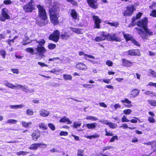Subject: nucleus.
<instances>
[{"instance_id":"1","label":"nucleus","mask_w":156,"mask_h":156,"mask_svg":"<svg viewBox=\"0 0 156 156\" xmlns=\"http://www.w3.org/2000/svg\"><path fill=\"white\" fill-rule=\"evenodd\" d=\"M59 6L57 3L54 4V5L52 8L49 9L50 19L52 23L55 25L58 23V18L59 17Z\"/></svg>"},{"instance_id":"2","label":"nucleus","mask_w":156,"mask_h":156,"mask_svg":"<svg viewBox=\"0 0 156 156\" xmlns=\"http://www.w3.org/2000/svg\"><path fill=\"white\" fill-rule=\"evenodd\" d=\"M135 29L137 31L138 33L140 35L144 40L147 39L148 35L152 36L153 35V32L151 30L148 28L147 27L144 29V31L138 27L135 28Z\"/></svg>"},{"instance_id":"3","label":"nucleus","mask_w":156,"mask_h":156,"mask_svg":"<svg viewBox=\"0 0 156 156\" xmlns=\"http://www.w3.org/2000/svg\"><path fill=\"white\" fill-rule=\"evenodd\" d=\"M34 0H30L28 3L23 7V9L26 12H31L37 7L34 3Z\"/></svg>"},{"instance_id":"4","label":"nucleus","mask_w":156,"mask_h":156,"mask_svg":"<svg viewBox=\"0 0 156 156\" xmlns=\"http://www.w3.org/2000/svg\"><path fill=\"white\" fill-rule=\"evenodd\" d=\"M59 36L60 32L58 30H56L49 35L48 39L55 42H57L59 39Z\"/></svg>"},{"instance_id":"5","label":"nucleus","mask_w":156,"mask_h":156,"mask_svg":"<svg viewBox=\"0 0 156 156\" xmlns=\"http://www.w3.org/2000/svg\"><path fill=\"white\" fill-rule=\"evenodd\" d=\"M38 10V16L40 18L45 20L47 18V16L45 10L40 5H37Z\"/></svg>"},{"instance_id":"6","label":"nucleus","mask_w":156,"mask_h":156,"mask_svg":"<svg viewBox=\"0 0 156 156\" xmlns=\"http://www.w3.org/2000/svg\"><path fill=\"white\" fill-rule=\"evenodd\" d=\"M47 147V145L42 143H36L31 144L28 147L31 150H36L38 147L45 148Z\"/></svg>"},{"instance_id":"7","label":"nucleus","mask_w":156,"mask_h":156,"mask_svg":"<svg viewBox=\"0 0 156 156\" xmlns=\"http://www.w3.org/2000/svg\"><path fill=\"white\" fill-rule=\"evenodd\" d=\"M147 18L146 17H145L143 19L140 20L138 21L137 25L140 27L143 28L144 29L145 28L147 27Z\"/></svg>"},{"instance_id":"8","label":"nucleus","mask_w":156,"mask_h":156,"mask_svg":"<svg viewBox=\"0 0 156 156\" xmlns=\"http://www.w3.org/2000/svg\"><path fill=\"white\" fill-rule=\"evenodd\" d=\"M8 12V11L6 8L3 9H2V15L0 16V20L5 21L6 19H9V16L7 13Z\"/></svg>"},{"instance_id":"9","label":"nucleus","mask_w":156,"mask_h":156,"mask_svg":"<svg viewBox=\"0 0 156 156\" xmlns=\"http://www.w3.org/2000/svg\"><path fill=\"white\" fill-rule=\"evenodd\" d=\"M136 10L134 5H132L128 6L126 11L123 13L124 16H130L133 13V12Z\"/></svg>"},{"instance_id":"10","label":"nucleus","mask_w":156,"mask_h":156,"mask_svg":"<svg viewBox=\"0 0 156 156\" xmlns=\"http://www.w3.org/2000/svg\"><path fill=\"white\" fill-rule=\"evenodd\" d=\"M108 41H113L120 42L121 39L116 34H108Z\"/></svg>"},{"instance_id":"11","label":"nucleus","mask_w":156,"mask_h":156,"mask_svg":"<svg viewBox=\"0 0 156 156\" xmlns=\"http://www.w3.org/2000/svg\"><path fill=\"white\" fill-rule=\"evenodd\" d=\"M92 18L94 21V28H100V24L101 22V19L97 16L93 15Z\"/></svg>"},{"instance_id":"12","label":"nucleus","mask_w":156,"mask_h":156,"mask_svg":"<svg viewBox=\"0 0 156 156\" xmlns=\"http://www.w3.org/2000/svg\"><path fill=\"white\" fill-rule=\"evenodd\" d=\"M18 86V89H21L23 91L26 92H29V93H32L34 91V90L33 89H29L28 88V86L26 85L23 86L20 84Z\"/></svg>"},{"instance_id":"13","label":"nucleus","mask_w":156,"mask_h":156,"mask_svg":"<svg viewBox=\"0 0 156 156\" xmlns=\"http://www.w3.org/2000/svg\"><path fill=\"white\" fill-rule=\"evenodd\" d=\"M37 54L38 53L40 55L43 54L46 51L44 47L42 45H38L37 48H35Z\"/></svg>"},{"instance_id":"14","label":"nucleus","mask_w":156,"mask_h":156,"mask_svg":"<svg viewBox=\"0 0 156 156\" xmlns=\"http://www.w3.org/2000/svg\"><path fill=\"white\" fill-rule=\"evenodd\" d=\"M87 2L90 7L94 9L98 8V4L97 0H87Z\"/></svg>"},{"instance_id":"15","label":"nucleus","mask_w":156,"mask_h":156,"mask_svg":"<svg viewBox=\"0 0 156 156\" xmlns=\"http://www.w3.org/2000/svg\"><path fill=\"white\" fill-rule=\"evenodd\" d=\"M41 133L39 131H34L31 135L33 140L37 141L38 139L40 137Z\"/></svg>"},{"instance_id":"16","label":"nucleus","mask_w":156,"mask_h":156,"mask_svg":"<svg viewBox=\"0 0 156 156\" xmlns=\"http://www.w3.org/2000/svg\"><path fill=\"white\" fill-rule=\"evenodd\" d=\"M140 91L138 89H135L131 91L129 95L130 98H134L138 95Z\"/></svg>"},{"instance_id":"17","label":"nucleus","mask_w":156,"mask_h":156,"mask_svg":"<svg viewBox=\"0 0 156 156\" xmlns=\"http://www.w3.org/2000/svg\"><path fill=\"white\" fill-rule=\"evenodd\" d=\"M76 67L78 69L82 70H86L87 69V66L81 62H80L76 64Z\"/></svg>"},{"instance_id":"18","label":"nucleus","mask_w":156,"mask_h":156,"mask_svg":"<svg viewBox=\"0 0 156 156\" xmlns=\"http://www.w3.org/2000/svg\"><path fill=\"white\" fill-rule=\"evenodd\" d=\"M126 52L127 53V54L129 55L133 56L138 55L139 56L140 55V53L139 51L138 50H136V51H135V50H131L128 51L127 52Z\"/></svg>"},{"instance_id":"19","label":"nucleus","mask_w":156,"mask_h":156,"mask_svg":"<svg viewBox=\"0 0 156 156\" xmlns=\"http://www.w3.org/2000/svg\"><path fill=\"white\" fill-rule=\"evenodd\" d=\"M122 65L126 67H130L132 66L133 62H130L125 59H122Z\"/></svg>"},{"instance_id":"20","label":"nucleus","mask_w":156,"mask_h":156,"mask_svg":"<svg viewBox=\"0 0 156 156\" xmlns=\"http://www.w3.org/2000/svg\"><path fill=\"white\" fill-rule=\"evenodd\" d=\"M70 14L73 19L78 20L79 15L75 10L71 9Z\"/></svg>"},{"instance_id":"21","label":"nucleus","mask_w":156,"mask_h":156,"mask_svg":"<svg viewBox=\"0 0 156 156\" xmlns=\"http://www.w3.org/2000/svg\"><path fill=\"white\" fill-rule=\"evenodd\" d=\"M40 115L43 117H46L49 114V112L48 110L42 109L39 111Z\"/></svg>"},{"instance_id":"22","label":"nucleus","mask_w":156,"mask_h":156,"mask_svg":"<svg viewBox=\"0 0 156 156\" xmlns=\"http://www.w3.org/2000/svg\"><path fill=\"white\" fill-rule=\"evenodd\" d=\"M86 126L89 129H94L97 125V124L96 122H92L88 123L86 124Z\"/></svg>"},{"instance_id":"23","label":"nucleus","mask_w":156,"mask_h":156,"mask_svg":"<svg viewBox=\"0 0 156 156\" xmlns=\"http://www.w3.org/2000/svg\"><path fill=\"white\" fill-rule=\"evenodd\" d=\"M60 122H67V124H70L72 123L71 121L69 120V119L66 118V116H64L62 118L59 120Z\"/></svg>"},{"instance_id":"24","label":"nucleus","mask_w":156,"mask_h":156,"mask_svg":"<svg viewBox=\"0 0 156 156\" xmlns=\"http://www.w3.org/2000/svg\"><path fill=\"white\" fill-rule=\"evenodd\" d=\"M45 2L46 5L49 7L50 8V9L53 7V6L54 5V4L55 3H57L58 6H59L58 3L57 2L53 3V4L51 5V0H45Z\"/></svg>"},{"instance_id":"25","label":"nucleus","mask_w":156,"mask_h":156,"mask_svg":"<svg viewBox=\"0 0 156 156\" xmlns=\"http://www.w3.org/2000/svg\"><path fill=\"white\" fill-rule=\"evenodd\" d=\"M100 37L103 41L106 39L108 40V34H105V32H102L101 33Z\"/></svg>"},{"instance_id":"26","label":"nucleus","mask_w":156,"mask_h":156,"mask_svg":"<svg viewBox=\"0 0 156 156\" xmlns=\"http://www.w3.org/2000/svg\"><path fill=\"white\" fill-rule=\"evenodd\" d=\"M85 137L87 138L91 139L92 138H96L100 137V135L98 133H95L91 136L85 135Z\"/></svg>"},{"instance_id":"27","label":"nucleus","mask_w":156,"mask_h":156,"mask_svg":"<svg viewBox=\"0 0 156 156\" xmlns=\"http://www.w3.org/2000/svg\"><path fill=\"white\" fill-rule=\"evenodd\" d=\"M79 55L80 56L83 55L85 57L87 56L90 58H95L93 56L90 55H87L82 51L80 52L79 53Z\"/></svg>"},{"instance_id":"28","label":"nucleus","mask_w":156,"mask_h":156,"mask_svg":"<svg viewBox=\"0 0 156 156\" xmlns=\"http://www.w3.org/2000/svg\"><path fill=\"white\" fill-rule=\"evenodd\" d=\"M26 50L27 51L30 53L31 55L37 54V52H36L35 49L34 50L31 48H27L26 49Z\"/></svg>"},{"instance_id":"29","label":"nucleus","mask_w":156,"mask_h":156,"mask_svg":"<svg viewBox=\"0 0 156 156\" xmlns=\"http://www.w3.org/2000/svg\"><path fill=\"white\" fill-rule=\"evenodd\" d=\"M61 37L62 39L66 40L70 37V36L67 34V33H65L64 34L61 35Z\"/></svg>"},{"instance_id":"30","label":"nucleus","mask_w":156,"mask_h":156,"mask_svg":"<svg viewBox=\"0 0 156 156\" xmlns=\"http://www.w3.org/2000/svg\"><path fill=\"white\" fill-rule=\"evenodd\" d=\"M122 33L124 38L126 41L132 40L133 38L131 35L129 34H125L124 32H123Z\"/></svg>"},{"instance_id":"31","label":"nucleus","mask_w":156,"mask_h":156,"mask_svg":"<svg viewBox=\"0 0 156 156\" xmlns=\"http://www.w3.org/2000/svg\"><path fill=\"white\" fill-rule=\"evenodd\" d=\"M63 79L65 80H71L72 79V76L70 75L64 74L63 76Z\"/></svg>"},{"instance_id":"32","label":"nucleus","mask_w":156,"mask_h":156,"mask_svg":"<svg viewBox=\"0 0 156 156\" xmlns=\"http://www.w3.org/2000/svg\"><path fill=\"white\" fill-rule=\"evenodd\" d=\"M32 124L31 122H26L25 121H23L22 122V125L23 126L25 127H28L30 126Z\"/></svg>"},{"instance_id":"33","label":"nucleus","mask_w":156,"mask_h":156,"mask_svg":"<svg viewBox=\"0 0 156 156\" xmlns=\"http://www.w3.org/2000/svg\"><path fill=\"white\" fill-rule=\"evenodd\" d=\"M32 41L35 42L36 43H38L39 45H42L44 44L45 42V41L44 39L40 40L39 41H38L36 40H34Z\"/></svg>"},{"instance_id":"34","label":"nucleus","mask_w":156,"mask_h":156,"mask_svg":"<svg viewBox=\"0 0 156 156\" xmlns=\"http://www.w3.org/2000/svg\"><path fill=\"white\" fill-rule=\"evenodd\" d=\"M148 103L151 106H156V100L153 99L147 100Z\"/></svg>"},{"instance_id":"35","label":"nucleus","mask_w":156,"mask_h":156,"mask_svg":"<svg viewBox=\"0 0 156 156\" xmlns=\"http://www.w3.org/2000/svg\"><path fill=\"white\" fill-rule=\"evenodd\" d=\"M144 144L145 145H151L152 147H154L156 145V142L155 141H149L147 143H144Z\"/></svg>"},{"instance_id":"36","label":"nucleus","mask_w":156,"mask_h":156,"mask_svg":"<svg viewBox=\"0 0 156 156\" xmlns=\"http://www.w3.org/2000/svg\"><path fill=\"white\" fill-rule=\"evenodd\" d=\"M40 129H42L43 130L47 129V126L44 123H41L38 124Z\"/></svg>"},{"instance_id":"37","label":"nucleus","mask_w":156,"mask_h":156,"mask_svg":"<svg viewBox=\"0 0 156 156\" xmlns=\"http://www.w3.org/2000/svg\"><path fill=\"white\" fill-rule=\"evenodd\" d=\"M108 126L110 128L112 129L115 128L117 126V125L116 124L111 122H109Z\"/></svg>"},{"instance_id":"38","label":"nucleus","mask_w":156,"mask_h":156,"mask_svg":"<svg viewBox=\"0 0 156 156\" xmlns=\"http://www.w3.org/2000/svg\"><path fill=\"white\" fill-rule=\"evenodd\" d=\"M149 73L150 74V76L156 78V72L154 70L150 69L149 70Z\"/></svg>"},{"instance_id":"39","label":"nucleus","mask_w":156,"mask_h":156,"mask_svg":"<svg viewBox=\"0 0 156 156\" xmlns=\"http://www.w3.org/2000/svg\"><path fill=\"white\" fill-rule=\"evenodd\" d=\"M142 15V13L141 12L138 13L136 16L135 17H134L132 21L133 22H134L136 20H138L140 18L141 15Z\"/></svg>"},{"instance_id":"40","label":"nucleus","mask_w":156,"mask_h":156,"mask_svg":"<svg viewBox=\"0 0 156 156\" xmlns=\"http://www.w3.org/2000/svg\"><path fill=\"white\" fill-rule=\"evenodd\" d=\"M86 119L87 120H91L93 121H95L98 119L96 117L92 116H87Z\"/></svg>"},{"instance_id":"41","label":"nucleus","mask_w":156,"mask_h":156,"mask_svg":"<svg viewBox=\"0 0 156 156\" xmlns=\"http://www.w3.org/2000/svg\"><path fill=\"white\" fill-rule=\"evenodd\" d=\"M23 107L22 104L17 105H10V108L12 109H16L18 108H21Z\"/></svg>"},{"instance_id":"42","label":"nucleus","mask_w":156,"mask_h":156,"mask_svg":"<svg viewBox=\"0 0 156 156\" xmlns=\"http://www.w3.org/2000/svg\"><path fill=\"white\" fill-rule=\"evenodd\" d=\"M56 47L55 44L52 43H49L48 45V48L50 50H53Z\"/></svg>"},{"instance_id":"43","label":"nucleus","mask_w":156,"mask_h":156,"mask_svg":"<svg viewBox=\"0 0 156 156\" xmlns=\"http://www.w3.org/2000/svg\"><path fill=\"white\" fill-rule=\"evenodd\" d=\"M84 151L81 149H79L77 151V155L78 156H84Z\"/></svg>"},{"instance_id":"44","label":"nucleus","mask_w":156,"mask_h":156,"mask_svg":"<svg viewBox=\"0 0 156 156\" xmlns=\"http://www.w3.org/2000/svg\"><path fill=\"white\" fill-rule=\"evenodd\" d=\"M81 125V123L80 122H73V127L76 128H77L78 127L80 126Z\"/></svg>"},{"instance_id":"45","label":"nucleus","mask_w":156,"mask_h":156,"mask_svg":"<svg viewBox=\"0 0 156 156\" xmlns=\"http://www.w3.org/2000/svg\"><path fill=\"white\" fill-rule=\"evenodd\" d=\"M132 112V111L129 109L125 110L123 111V113L125 115L130 114Z\"/></svg>"},{"instance_id":"46","label":"nucleus","mask_w":156,"mask_h":156,"mask_svg":"<svg viewBox=\"0 0 156 156\" xmlns=\"http://www.w3.org/2000/svg\"><path fill=\"white\" fill-rule=\"evenodd\" d=\"M122 121L123 122H128L130 121V120L126 118L125 115H123L121 119Z\"/></svg>"},{"instance_id":"47","label":"nucleus","mask_w":156,"mask_h":156,"mask_svg":"<svg viewBox=\"0 0 156 156\" xmlns=\"http://www.w3.org/2000/svg\"><path fill=\"white\" fill-rule=\"evenodd\" d=\"M34 112L30 109H28L27 110L26 114L28 115L31 116L33 114Z\"/></svg>"},{"instance_id":"48","label":"nucleus","mask_w":156,"mask_h":156,"mask_svg":"<svg viewBox=\"0 0 156 156\" xmlns=\"http://www.w3.org/2000/svg\"><path fill=\"white\" fill-rule=\"evenodd\" d=\"M83 29L80 28H76L74 32L77 34H82L83 33Z\"/></svg>"},{"instance_id":"49","label":"nucleus","mask_w":156,"mask_h":156,"mask_svg":"<svg viewBox=\"0 0 156 156\" xmlns=\"http://www.w3.org/2000/svg\"><path fill=\"white\" fill-rule=\"evenodd\" d=\"M83 29L80 28H76L74 32L77 34H82L83 33Z\"/></svg>"},{"instance_id":"50","label":"nucleus","mask_w":156,"mask_h":156,"mask_svg":"<svg viewBox=\"0 0 156 156\" xmlns=\"http://www.w3.org/2000/svg\"><path fill=\"white\" fill-rule=\"evenodd\" d=\"M108 23L111 25L112 26H114L115 27H117L119 25V23L118 22H115L113 23L108 22Z\"/></svg>"},{"instance_id":"51","label":"nucleus","mask_w":156,"mask_h":156,"mask_svg":"<svg viewBox=\"0 0 156 156\" xmlns=\"http://www.w3.org/2000/svg\"><path fill=\"white\" fill-rule=\"evenodd\" d=\"M28 152L24 151H20L17 153V154L18 155H26Z\"/></svg>"},{"instance_id":"52","label":"nucleus","mask_w":156,"mask_h":156,"mask_svg":"<svg viewBox=\"0 0 156 156\" xmlns=\"http://www.w3.org/2000/svg\"><path fill=\"white\" fill-rule=\"evenodd\" d=\"M150 15L151 16L156 18V10H152L150 13Z\"/></svg>"},{"instance_id":"53","label":"nucleus","mask_w":156,"mask_h":156,"mask_svg":"<svg viewBox=\"0 0 156 156\" xmlns=\"http://www.w3.org/2000/svg\"><path fill=\"white\" fill-rule=\"evenodd\" d=\"M105 131L106 133L105 135L106 136H112L113 135V134L112 132H108L107 131V129H105Z\"/></svg>"},{"instance_id":"54","label":"nucleus","mask_w":156,"mask_h":156,"mask_svg":"<svg viewBox=\"0 0 156 156\" xmlns=\"http://www.w3.org/2000/svg\"><path fill=\"white\" fill-rule=\"evenodd\" d=\"M121 102L122 103H126L127 104H131L132 103L127 98L125 99L124 100H121Z\"/></svg>"},{"instance_id":"55","label":"nucleus","mask_w":156,"mask_h":156,"mask_svg":"<svg viewBox=\"0 0 156 156\" xmlns=\"http://www.w3.org/2000/svg\"><path fill=\"white\" fill-rule=\"evenodd\" d=\"M114 147L113 146H106V147H103V151H105L106 150H108L110 149H114Z\"/></svg>"},{"instance_id":"56","label":"nucleus","mask_w":156,"mask_h":156,"mask_svg":"<svg viewBox=\"0 0 156 156\" xmlns=\"http://www.w3.org/2000/svg\"><path fill=\"white\" fill-rule=\"evenodd\" d=\"M48 126L52 130H54L55 129V126L52 124L49 123L48 124Z\"/></svg>"},{"instance_id":"57","label":"nucleus","mask_w":156,"mask_h":156,"mask_svg":"<svg viewBox=\"0 0 156 156\" xmlns=\"http://www.w3.org/2000/svg\"><path fill=\"white\" fill-rule=\"evenodd\" d=\"M148 120L151 123H154L155 121V119L153 117L151 116L148 117Z\"/></svg>"},{"instance_id":"58","label":"nucleus","mask_w":156,"mask_h":156,"mask_svg":"<svg viewBox=\"0 0 156 156\" xmlns=\"http://www.w3.org/2000/svg\"><path fill=\"white\" fill-rule=\"evenodd\" d=\"M18 85H20L19 84L16 83L15 85H14L13 84H10V88L13 89H16V88L18 89Z\"/></svg>"},{"instance_id":"59","label":"nucleus","mask_w":156,"mask_h":156,"mask_svg":"<svg viewBox=\"0 0 156 156\" xmlns=\"http://www.w3.org/2000/svg\"><path fill=\"white\" fill-rule=\"evenodd\" d=\"M113 106H114V108L116 109H117L118 108H121V106L118 104H115L114 105H111V108H112Z\"/></svg>"},{"instance_id":"60","label":"nucleus","mask_w":156,"mask_h":156,"mask_svg":"<svg viewBox=\"0 0 156 156\" xmlns=\"http://www.w3.org/2000/svg\"><path fill=\"white\" fill-rule=\"evenodd\" d=\"M115 140H118V137L117 136H113L110 140V142H114Z\"/></svg>"},{"instance_id":"61","label":"nucleus","mask_w":156,"mask_h":156,"mask_svg":"<svg viewBox=\"0 0 156 156\" xmlns=\"http://www.w3.org/2000/svg\"><path fill=\"white\" fill-rule=\"evenodd\" d=\"M106 64L108 66H112L113 65V62L111 61L107 60Z\"/></svg>"},{"instance_id":"62","label":"nucleus","mask_w":156,"mask_h":156,"mask_svg":"<svg viewBox=\"0 0 156 156\" xmlns=\"http://www.w3.org/2000/svg\"><path fill=\"white\" fill-rule=\"evenodd\" d=\"M68 134V133L66 132L62 131L60 133L59 135L61 136H66Z\"/></svg>"},{"instance_id":"63","label":"nucleus","mask_w":156,"mask_h":156,"mask_svg":"<svg viewBox=\"0 0 156 156\" xmlns=\"http://www.w3.org/2000/svg\"><path fill=\"white\" fill-rule=\"evenodd\" d=\"M100 122L104 124L108 125V122L107 120H100L99 121Z\"/></svg>"},{"instance_id":"64","label":"nucleus","mask_w":156,"mask_h":156,"mask_svg":"<svg viewBox=\"0 0 156 156\" xmlns=\"http://www.w3.org/2000/svg\"><path fill=\"white\" fill-rule=\"evenodd\" d=\"M94 40L97 42H100L103 41L100 36L96 37Z\"/></svg>"}]
</instances>
